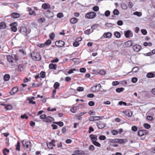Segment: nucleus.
<instances>
[{
    "mask_svg": "<svg viewBox=\"0 0 155 155\" xmlns=\"http://www.w3.org/2000/svg\"><path fill=\"white\" fill-rule=\"evenodd\" d=\"M84 88L83 87H78L77 90L79 92L82 91L84 90Z\"/></svg>",
    "mask_w": 155,
    "mask_h": 155,
    "instance_id": "57",
    "label": "nucleus"
},
{
    "mask_svg": "<svg viewBox=\"0 0 155 155\" xmlns=\"http://www.w3.org/2000/svg\"><path fill=\"white\" fill-rule=\"evenodd\" d=\"M119 84L118 81H114L112 82V85L113 86H116L118 85Z\"/></svg>",
    "mask_w": 155,
    "mask_h": 155,
    "instance_id": "61",
    "label": "nucleus"
},
{
    "mask_svg": "<svg viewBox=\"0 0 155 155\" xmlns=\"http://www.w3.org/2000/svg\"><path fill=\"white\" fill-rule=\"evenodd\" d=\"M98 72L100 74L103 75L105 74L106 72L104 69H101Z\"/></svg>",
    "mask_w": 155,
    "mask_h": 155,
    "instance_id": "40",
    "label": "nucleus"
},
{
    "mask_svg": "<svg viewBox=\"0 0 155 155\" xmlns=\"http://www.w3.org/2000/svg\"><path fill=\"white\" fill-rule=\"evenodd\" d=\"M12 108V106L10 105H6L5 106V109L6 110H9Z\"/></svg>",
    "mask_w": 155,
    "mask_h": 155,
    "instance_id": "36",
    "label": "nucleus"
},
{
    "mask_svg": "<svg viewBox=\"0 0 155 155\" xmlns=\"http://www.w3.org/2000/svg\"><path fill=\"white\" fill-rule=\"evenodd\" d=\"M31 57L32 59L35 61H39L41 59L40 54L37 52H33L31 54Z\"/></svg>",
    "mask_w": 155,
    "mask_h": 155,
    "instance_id": "1",
    "label": "nucleus"
},
{
    "mask_svg": "<svg viewBox=\"0 0 155 155\" xmlns=\"http://www.w3.org/2000/svg\"><path fill=\"white\" fill-rule=\"evenodd\" d=\"M66 131V127H63L61 129L62 132L64 134Z\"/></svg>",
    "mask_w": 155,
    "mask_h": 155,
    "instance_id": "54",
    "label": "nucleus"
},
{
    "mask_svg": "<svg viewBox=\"0 0 155 155\" xmlns=\"http://www.w3.org/2000/svg\"><path fill=\"white\" fill-rule=\"evenodd\" d=\"M124 88L122 87L118 88L116 89V91L118 93H120L124 90Z\"/></svg>",
    "mask_w": 155,
    "mask_h": 155,
    "instance_id": "44",
    "label": "nucleus"
},
{
    "mask_svg": "<svg viewBox=\"0 0 155 155\" xmlns=\"http://www.w3.org/2000/svg\"><path fill=\"white\" fill-rule=\"evenodd\" d=\"M55 35L54 32L51 33L49 35V37L51 40H53L54 38Z\"/></svg>",
    "mask_w": 155,
    "mask_h": 155,
    "instance_id": "49",
    "label": "nucleus"
},
{
    "mask_svg": "<svg viewBox=\"0 0 155 155\" xmlns=\"http://www.w3.org/2000/svg\"><path fill=\"white\" fill-rule=\"evenodd\" d=\"M11 16L13 18H19L20 15L19 14L16 12H14L11 14Z\"/></svg>",
    "mask_w": 155,
    "mask_h": 155,
    "instance_id": "22",
    "label": "nucleus"
},
{
    "mask_svg": "<svg viewBox=\"0 0 155 155\" xmlns=\"http://www.w3.org/2000/svg\"><path fill=\"white\" fill-rule=\"evenodd\" d=\"M91 140L93 143L94 141H96L97 140V136L95 135L91 134L89 136Z\"/></svg>",
    "mask_w": 155,
    "mask_h": 155,
    "instance_id": "13",
    "label": "nucleus"
},
{
    "mask_svg": "<svg viewBox=\"0 0 155 155\" xmlns=\"http://www.w3.org/2000/svg\"><path fill=\"white\" fill-rule=\"evenodd\" d=\"M46 73L45 71H41L40 73V77L42 78H44L45 77Z\"/></svg>",
    "mask_w": 155,
    "mask_h": 155,
    "instance_id": "37",
    "label": "nucleus"
},
{
    "mask_svg": "<svg viewBox=\"0 0 155 155\" xmlns=\"http://www.w3.org/2000/svg\"><path fill=\"white\" fill-rule=\"evenodd\" d=\"M93 144H94L95 146L100 147H101V144L98 142L96 141H94L93 143H92Z\"/></svg>",
    "mask_w": 155,
    "mask_h": 155,
    "instance_id": "41",
    "label": "nucleus"
},
{
    "mask_svg": "<svg viewBox=\"0 0 155 155\" xmlns=\"http://www.w3.org/2000/svg\"><path fill=\"white\" fill-rule=\"evenodd\" d=\"M53 14V12L49 10H48L45 12L46 16L48 18L52 17Z\"/></svg>",
    "mask_w": 155,
    "mask_h": 155,
    "instance_id": "18",
    "label": "nucleus"
},
{
    "mask_svg": "<svg viewBox=\"0 0 155 155\" xmlns=\"http://www.w3.org/2000/svg\"><path fill=\"white\" fill-rule=\"evenodd\" d=\"M106 137L105 136L103 135H101L99 137V139L100 140H105L106 139Z\"/></svg>",
    "mask_w": 155,
    "mask_h": 155,
    "instance_id": "48",
    "label": "nucleus"
},
{
    "mask_svg": "<svg viewBox=\"0 0 155 155\" xmlns=\"http://www.w3.org/2000/svg\"><path fill=\"white\" fill-rule=\"evenodd\" d=\"M123 113L127 116L128 117H130L132 116V113L131 112L129 111H124L123 112Z\"/></svg>",
    "mask_w": 155,
    "mask_h": 155,
    "instance_id": "27",
    "label": "nucleus"
},
{
    "mask_svg": "<svg viewBox=\"0 0 155 155\" xmlns=\"http://www.w3.org/2000/svg\"><path fill=\"white\" fill-rule=\"evenodd\" d=\"M55 141L54 140H52V141L50 142L48 144H47L48 147L50 149H52L53 148L52 147H50V145H51L52 146L55 147V145L54 144Z\"/></svg>",
    "mask_w": 155,
    "mask_h": 155,
    "instance_id": "19",
    "label": "nucleus"
},
{
    "mask_svg": "<svg viewBox=\"0 0 155 155\" xmlns=\"http://www.w3.org/2000/svg\"><path fill=\"white\" fill-rule=\"evenodd\" d=\"M6 27L5 23L4 22H2L0 23V29H4Z\"/></svg>",
    "mask_w": 155,
    "mask_h": 155,
    "instance_id": "30",
    "label": "nucleus"
},
{
    "mask_svg": "<svg viewBox=\"0 0 155 155\" xmlns=\"http://www.w3.org/2000/svg\"><path fill=\"white\" fill-rule=\"evenodd\" d=\"M22 144L24 147H25L27 148H28L31 145V142L30 141H27L25 140H23L22 141Z\"/></svg>",
    "mask_w": 155,
    "mask_h": 155,
    "instance_id": "12",
    "label": "nucleus"
},
{
    "mask_svg": "<svg viewBox=\"0 0 155 155\" xmlns=\"http://www.w3.org/2000/svg\"><path fill=\"white\" fill-rule=\"evenodd\" d=\"M132 48L134 51L136 52H138L141 49V47L138 45H135L132 46Z\"/></svg>",
    "mask_w": 155,
    "mask_h": 155,
    "instance_id": "9",
    "label": "nucleus"
},
{
    "mask_svg": "<svg viewBox=\"0 0 155 155\" xmlns=\"http://www.w3.org/2000/svg\"><path fill=\"white\" fill-rule=\"evenodd\" d=\"M117 143H119L120 144H124L126 143L127 141L125 139H117Z\"/></svg>",
    "mask_w": 155,
    "mask_h": 155,
    "instance_id": "25",
    "label": "nucleus"
},
{
    "mask_svg": "<svg viewBox=\"0 0 155 155\" xmlns=\"http://www.w3.org/2000/svg\"><path fill=\"white\" fill-rule=\"evenodd\" d=\"M49 68L51 69L55 70L57 69V66L56 64H54L52 63H51L49 64Z\"/></svg>",
    "mask_w": 155,
    "mask_h": 155,
    "instance_id": "23",
    "label": "nucleus"
},
{
    "mask_svg": "<svg viewBox=\"0 0 155 155\" xmlns=\"http://www.w3.org/2000/svg\"><path fill=\"white\" fill-rule=\"evenodd\" d=\"M3 152L4 155H7L6 153V152L8 153L9 152V150L8 149L5 148L3 150Z\"/></svg>",
    "mask_w": 155,
    "mask_h": 155,
    "instance_id": "45",
    "label": "nucleus"
},
{
    "mask_svg": "<svg viewBox=\"0 0 155 155\" xmlns=\"http://www.w3.org/2000/svg\"><path fill=\"white\" fill-rule=\"evenodd\" d=\"M147 76L148 78H153L155 77V74L151 72L147 74Z\"/></svg>",
    "mask_w": 155,
    "mask_h": 155,
    "instance_id": "29",
    "label": "nucleus"
},
{
    "mask_svg": "<svg viewBox=\"0 0 155 155\" xmlns=\"http://www.w3.org/2000/svg\"><path fill=\"white\" fill-rule=\"evenodd\" d=\"M19 31L20 33L24 35L25 36L27 35V30L25 26H22L20 28Z\"/></svg>",
    "mask_w": 155,
    "mask_h": 155,
    "instance_id": "5",
    "label": "nucleus"
},
{
    "mask_svg": "<svg viewBox=\"0 0 155 155\" xmlns=\"http://www.w3.org/2000/svg\"><path fill=\"white\" fill-rule=\"evenodd\" d=\"M94 130L93 127H92L91 126L89 128V130H88V133H90L91 132L94 131Z\"/></svg>",
    "mask_w": 155,
    "mask_h": 155,
    "instance_id": "63",
    "label": "nucleus"
},
{
    "mask_svg": "<svg viewBox=\"0 0 155 155\" xmlns=\"http://www.w3.org/2000/svg\"><path fill=\"white\" fill-rule=\"evenodd\" d=\"M110 11L109 10H107L105 12V15L106 16L108 17L110 15Z\"/></svg>",
    "mask_w": 155,
    "mask_h": 155,
    "instance_id": "64",
    "label": "nucleus"
},
{
    "mask_svg": "<svg viewBox=\"0 0 155 155\" xmlns=\"http://www.w3.org/2000/svg\"><path fill=\"white\" fill-rule=\"evenodd\" d=\"M54 123L58 125L60 127H62L64 125V123L61 121L54 122H53Z\"/></svg>",
    "mask_w": 155,
    "mask_h": 155,
    "instance_id": "35",
    "label": "nucleus"
},
{
    "mask_svg": "<svg viewBox=\"0 0 155 155\" xmlns=\"http://www.w3.org/2000/svg\"><path fill=\"white\" fill-rule=\"evenodd\" d=\"M114 35L115 37L117 38H119L121 37V34L120 33L117 31H116L114 32Z\"/></svg>",
    "mask_w": 155,
    "mask_h": 155,
    "instance_id": "34",
    "label": "nucleus"
},
{
    "mask_svg": "<svg viewBox=\"0 0 155 155\" xmlns=\"http://www.w3.org/2000/svg\"><path fill=\"white\" fill-rule=\"evenodd\" d=\"M51 43V41L49 39H48L45 42V45H50Z\"/></svg>",
    "mask_w": 155,
    "mask_h": 155,
    "instance_id": "55",
    "label": "nucleus"
},
{
    "mask_svg": "<svg viewBox=\"0 0 155 155\" xmlns=\"http://www.w3.org/2000/svg\"><path fill=\"white\" fill-rule=\"evenodd\" d=\"M99 8L98 6H94L93 8V10L95 12H97L99 10Z\"/></svg>",
    "mask_w": 155,
    "mask_h": 155,
    "instance_id": "59",
    "label": "nucleus"
},
{
    "mask_svg": "<svg viewBox=\"0 0 155 155\" xmlns=\"http://www.w3.org/2000/svg\"><path fill=\"white\" fill-rule=\"evenodd\" d=\"M113 13L114 15H118L119 14V12L117 9H115L113 11Z\"/></svg>",
    "mask_w": 155,
    "mask_h": 155,
    "instance_id": "50",
    "label": "nucleus"
},
{
    "mask_svg": "<svg viewBox=\"0 0 155 155\" xmlns=\"http://www.w3.org/2000/svg\"><path fill=\"white\" fill-rule=\"evenodd\" d=\"M101 117L100 116H91L90 117L89 119L90 120H98L101 119Z\"/></svg>",
    "mask_w": 155,
    "mask_h": 155,
    "instance_id": "16",
    "label": "nucleus"
},
{
    "mask_svg": "<svg viewBox=\"0 0 155 155\" xmlns=\"http://www.w3.org/2000/svg\"><path fill=\"white\" fill-rule=\"evenodd\" d=\"M131 129H132V131H133L134 132H136L137 130V127L136 126H133L132 127Z\"/></svg>",
    "mask_w": 155,
    "mask_h": 155,
    "instance_id": "56",
    "label": "nucleus"
},
{
    "mask_svg": "<svg viewBox=\"0 0 155 155\" xmlns=\"http://www.w3.org/2000/svg\"><path fill=\"white\" fill-rule=\"evenodd\" d=\"M77 109V107L74 106H73L71 109V111L73 113H75L76 112Z\"/></svg>",
    "mask_w": 155,
    "mask_h": 155,
    "instance_id": "38",
    "label": "nucleus"
},
{
    "mask_svg": "<svg viewBox=\"0 0 155 155\" xmlns=\"http://www.w3.org/2000/svg\"><path fill=\"white\" fill-rule=\"evenodd\" d=\"M17 23L15 22L10 24L9 26L11 27V30L13 32H15L17 31Z\"/></svg>",
    "mask_w": 155,
    "mask_h": 155,
    "instance_id": "6",
    "label": "nucleus"
},
{
    "mask_svg": "<svg viewBox=\"0 0 155 155\" xmlns=\"http://www.w3.org/2000/svg\"><path fill=\"white\" fill-rule=\"evenodd\" d=\"M59 85L60 84L59 83L56 82L54 83V87L55 89H57L58 87L59 86Z\"/></svg>",
    "mask_w": 155,
    "mask_h": 155,
    "instance_id": "47",
    "label": "nucleus"
},
{
    "mask_svg": "<svg viewBox=\"0 0 155 155\" xmlns=\"http://www.w3.org/2000/svg\"><path fill=\"white\" fill-rule=\"evenodd\" d=\"M137 78L135 77L133 78H132L131 81L134 83H135L137 82Z\"/></svg>",
    "mask_w": 155,
    "mask_h": 155,
    "instance_id": "62",
    "label": "nucleus"
},
{
    "mask_svg": "<svg viewBox=\"0 0 155 155\" xmlns=\"http://www.w3.org/2000/svg\"><path fill=\"white\" fill-rule=\"evenodd\" d=\"M50 8L51 6L50 5L46 3L43 4L42 5V8L45 9H49Z\"/></svg>",
    "mask_w": 155,
    "mask_h": 155,
    "instance_id": "20",
    "label": "nucleus"
},
{
    "mask_svg": "<svg viewBox=\"0 0 155 155\" xmlns=\"http://www.w3.org/2000/svg\"><path fill=\"white\" fill-rule=\"evenodd\" d=\"M117 139H110L109 142L110 144H113L114 143H117Z\"/></svg>",
    "mask_w": 155,
    "mask_h": 155,
    "instance_id": "32",
    "label": "nucleus"
},
{
    "mask_svg": "<svg viewBox=\"0 0 155 155\" xmlns=\"http://www.w3.org/2000/svg\"><path fill=\"white\" fill-rule=\"evenodd\" d=\"M125 36L127 38L131 37L133 36V34L130 31L127 30L125 32Z\"/></svg>",
    "mask_w": 155,
    "mask_h": 155,
    "instance_id": "17",
    "label": "nucleus"
},
{
    "mask_svg": "<svg viewBox=\"0 0 155 155\" xmlns=\"http://www.w3.org/2000/svg\"><path fill=\"white\" fill-rule=\"evenodd\" d=\"M78 21V19L75 17L72 18L70 20V22L72 24H75Z\"/></svg>",
    "mask_w": 155,
    "mask_h": 155,
    "instance_id": "26",
    "label": "nucleus"
},
{
    "mask_svg": "<svg viewBox=\"0 0 155 155\" xmlns=\"http://www.w3.org/2000/svg\"><path fill=\"white\" fill-rule=\"evenodd\" d=\"M28 11L30 12L29 13V15H35L36 14L34 10H32L31 8H28Z\"/></svg>",
    "mask_w": 155,
    "mask_h": 155,
    "instance_id": "33",
    "label": "nucleus"
},
{
    "mask_svg": "<svg viewBox=\"0 0 155 155\" xmlns=\"http://www.w3.org/2000/svg\"><path fill=\"white\" fill-rule=\"evenodd\" d=\"M97 15L96 13L93 12H91L87 13L85 16V18L87 19H93Z\"/></svg>",
    "mask_w": 155,
    "mask_h": 155,
    "instance_id": "3",
    "label": "nucleus"
},
{
    "mask_svg": "<svg viewBox=\"0 0 155 155\" xmlns=\"http://www.w3.org/2000/svg\"><path fill=\"white\" fill-rule=\"evenodd\" d=\"M148 134V131L146 130H139L137 132L138 135L139 136L141 137V140H143L145 138V137H143V136H145Z\"/></svg>",
    "mask_w": 155,
    "mask_h": 155,
    "instance_id": "2",
    "label": "nucleus"
},
{
    "mask_svg": "<svg viewBox=\"0 0 155 155\" xmlns=\"http://www.w3.org/2000/svg\"><path fill=\"white\" fill-rule=\"evenodd\" d=\"M76 153H78V154H79L81 155H83L84 154H85V153L82 150H76Z\"/></svg>",
    "mask_w": 155,
    "mask_h": 155,
    "instance_id": "51",
    "label": "nucleus"
},
{
    "mask_svg": "<svg viewBox=\"0 0 155 155\" xmlns=\"http://www.w3.org/2000/svg\"><path fill=\"white\" fill-rule=\"evenodd\" d=\"M47 116L45 114H43L40 116V118L41 119L44 120L46 117Z\"/></svg>",
    "mask_w": 155,
    "mask_h": 155,
    "instance_id": "52",
    "label": "nucleus"
},
{
    "mask_svg": "<svg viewBox=\"0 0 155 155\" xmlns=\"http://www.w3.org/2000/svg\"><path fill=\"white\" fill-rule=\"evenodd\" d=\"M25 66L23 64H20L18 65V71L21 72H24L25 69Z\"/></svg>",
    "mask_w": 155,
    "mask_h": 155,
    "instance_id": "11",
    "label": "nucleus"
},
{
    "mask_svg": "<svg viewBox=\"0 0 155 155\" xmlns=\"http://www.w3.org/2000/svg\"><path fill=\"white\" fill-rule=\"evenodd\" d=\"M65 45V43L62 41H56L55 42V45L58 47H62Z\"/></svg>",
    "mask_w": 155,
    "mask_h": 155,
    "instance_id": "7",
    "label": "nucleus"
},
{
    "mask_svg": "<svg viewBox=\"0 0 155 155\" xmlns=\"http://www.w3.org/2000/svg\"><path fill=\"white\" fill-rule=\"evenodd\" d=\"M20 143L19 141L17 142L15 150H17L19 151L20 150Z\"/></svg>",
    "mask_w": 155,
    "mask_h": 155,
    "instance_id": "42",
    "label": "nucleus"
},
{
    "mask_svg": "<svg viewBox=\"0 0 155 155\" xmlns=\"http://www.w3.org/2000/svg\"><path fill=\"white\" fill-rule=\"evenodd\" d=\"M21 117L22 119H28V117L27 116L26 114H24L23 115H22L21 116Z\"/></svg>",
    "mask_w": 155,
    "mask_h": 155,
    "instance_id": "58",
    "label": "nucleus"
},
{
    "mask_svg": "<svg viewBox=\"0 0 155 155\" xmlns=\"http://www.w3.org/2000/svg\"><path fill=\"white\" fill-rule=\"evenodd\" d=\"M7 60L8 62L12 65L14 63L13 58L10 55H8L6 56Z\"/></svg>",
    "mask_w": 155,
    "mask_h": 155,
    "instance_id": "14",
    "label": "nucleus"
},
{
    "mask_svg": "<svg viewBox=\"0 0 155 155\" xmlns=\"http://www.w3.org/2000/svg\"><path fill=\"white\" fill-rule=\"evenodd\" d=\"M133 14L134 15H137L138 17H140L142 15V14L141 12H136L133 13Z\"/></svg>",
    "mask_w": 155,
    "mask_h": 155,
    "instance_id": "39",
    "label": "nucleus"
},
{
    "mask_svg": "<svg viewBox=\"0 0 155 155\" xmlns=\"http://www.w3.org/2000/svg\"><path fill=\"white\" fill-rule=\"evenodd\" d=\"M112 34L110 32H107L106 33H105L103 35V36L105 38H110L111 37Z\"/></svg>",
    "mask_w": 155,
    "mask_h": 155,
    "instance_id": "24",
    "label": "nucleus"
},
{
    "mask_svg": "<svg viewBox=\"0 0 155 155\" xmlns=\"http://www.w3.org/2000/svg\"><path fill=\"white\" fill-rule=\"evenodd\" d=\"M89 149L91 151H93L95 150V148L93 145H91L89 146Z\"/></svg>",
    "mask_w": 155,
    "mask_h": 155,
    "instance_id": "60",
    "label": "nucleus"
},
{
    "mask_svg": "<svg viewBox=\"0 0 155 155\" xmlns=\"http://www.w3.org/2000/svg\"><path fill=\"white\" fill-rule=\"evenodd\" d=\"M10 78V76L8 74H5L4 77V80L5 81H8Z\"/></svg>",
    "mask_w": 155,
    "mask_h": 155,
    "instance_id": "31",
    "label": "nucleus"
},
{
    "mask_svg": "<svg viewBox=\"0 0 155 155\" xmlns=\"http://www.w3.org/2000/svg\"><path fill=\"white\" fill-rule=\"evenodd\" d=\"M27 100L29 101V104H36V102L35 101H33L32 100H31V99H30V98H29L27 99Z\"/></svg>",
    "mask_w": 155,
    "mask_h": 155,
    "instance_id": "43",
    "label": "nucleus"
},
{
    "mask_svg": "<svg viewBox=\"0 0 155 155\" xmlns=\"http://www.w3.org/2000/svg\"><path fill=\"white\" fill-rule=\"evenodd\" d=\"M101 85L100 84L93 86L91 88V90L93 92L99 91L100 89Z\"/></svg>",
    "mask_w": 155,
    "mask_h": 155,
    "instance_id": "4",
    "label": "nucleus"
},
{
    "mask_svg": "<svg viewBox=\"0 0 155 155\" xmlns=\"http://www.w3.org/2000/svg\"><path fill=\"white\" fill-rule=\"evenodd\" d=\"M18 91V88L17 86L13 87L10 91V93L11 95H14Z\"/></svg>",
    "mask_w": 155,
    "mask_h": 155,
    "instance_id": "10",
    "label": "nucleus"
},
{
    "mask_svg": "<svg viewBox=\"0 0 155 155\" xmlns=\"http://www.w3.org/2000/svg\"><path fill=\"white\" fill-rule=\"evenodd\" d=\"M143 126L144 127L147 129L150 128L151 127L150 125L147 123H145L143 124Z\"/></svg>",
    "mask_w": 155,
    "mask_h": 155,
    "instance_id": "46",
    "label": "nucleus"
},
{
    "mask_svg": "<svg viewBox=\"0 0 155 155\" xmlns=\"http://www.w3.org/2000/svg\"><path fill=\"white\" fill-rule=\"evenodd\" d=\"M96 124L98 129H102L105 126V124L103 122L100 121L97 122Z\"/></svg>",
    "mask_w": 155,
    "mask_h": 155,
    "instance_id": "8",
    "label": "nucleus"
},
{
    "mask_svg": "<svg viewBox=\"0 0 155 155\" xmlns=\"http://www.w3.org/2000/svg\"><path fill=\"white\" fill-rule=\"evenodd\" d=\"M46 21L45 19L44 18H38L37 19V21L38 23L41 24L44 22H45Z\"/></svg>",
    "mask_w": 155,
    "mask_h": 155,
    "instance_id": "28",
    "label": "nucleus"
},
{
    "mask_svg": "<svg viewBox=\"0 0 155 155\" xmlns=\"http://www.w3.org/2000/svg\"><path fill=\"white\" fill-rule=\"evenodd\" d=\"M88 105L90 106H93L95 104L94 102L93 101H90L88 102Z\"/></svg>",
    "mask_w": 155,
    "mask_h": 155,
    "instance_id": "53",
    "label": "nucleus"
},
{
    "mask_svg": "<svg viewBox=\"0 0 155 155\" xmlns=\"http://www.w3.org/2000/svg\"><path fill=\"white\" fill-rule=\"evenodd\" d=\"M126 47H129L133 45L132 41L131 40H129L124 43Z\"/></svg>",
    "mask_w": 155,
    "mask_h": 155,
    "instance_id": "21",
    "label": "nucleus"
},
{
    "mask_svg": "<svg viewBox=\"0 0 155 155\" xmlns=\"http://www.w3.org/2000/svg\"><path fill=\"white\" fill-rule=\"evenodd\" d=\"M53 119H54L52 117L48 116L47 117H46L44 120H43V121L44 122L50 123L53 121Z\"/></svg>",
    "mask_w": 155,
    "mask_h": 155,
    "instance_id": "15",
    "label": "nucleus"
}]
</instances>
